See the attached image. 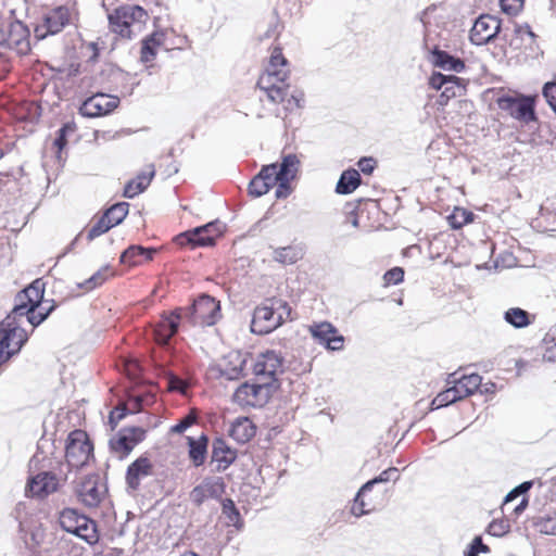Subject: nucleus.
Segmentation results:
<instances>
[{
    "label": "nucleus",
    "instance_id": "obj_1",
    "mask_svg": "<svg viewBox=\"0 0 556 556\" xmlns=\"http://www.w3.org/2000/svg\"><path fill=\"white\" fill-rule=\"evenodd\" d=\"M290 64L280 46L270 48L268 61L260 75L256 86L266 94L269 101L282 104L286 111L301 109L304 93L295 90L289 92Z\"/></svg>",
    "mask_w": 556,
    "mask_h": 556
},
{
    "label": "nucleus",
    "instance_id": "obj_2",
    "mask_svg": "<svg viewBox=\"0 0 556 556\" xmlns=\"http://www.w3.org/2000/svg\"><path fill=\"white\" fill-rule=\"evenodd\" d=\"M148 20L147 10L136 4L119 5L108 15L111 33L122 40H131L139 35Z\"/></svg>",
    "mask_w": 556,
    "mask_h": 556
},
{
    "label": "nucleus",
    "instance_id": "obj_3",
    "mask_svg": "<svg viewBox=\"0 0 556 556\" xmlns=\"http://www.w3.org/2000/svg\"><path fill=\"white\" fill-rule=\"evenodd\" d=\"M291 318L290 305L281 299H269L255 307L251 321V331L256 334H266L287 319Z\"/></svg>",
    "mask_w": 556,
    "mask_h": 556
},
{
    "label": "nucleus",
    "instance_id": "obj_4",
    "mask_svg": "<svg viewBox=\"0 0 556 556\" xmlns=\"http://www.w3.org/2000/svg\"><path fill=\"white\" fill-rule=\"evenodd\" d=\"M59 522L63 530L75 534L89 544H94L99 541L96 522L87 516L79 514L76 509L66 508L62 510Z\"/></svg>",
    "mask_w": 556,
    "mask_h": 556
},
{
    "label": "nucleus",
    "instance_id": "obj_5",
    "mask_svg": "<svg viewBox=\"0 0 556 556\" xmlns=\"http://www.w3.org/2000/svg\"><path fill=\"white\" fill-rule=\"evenodd\" d=\"M220 305L214 298L202 294L193 304L184 308L182 317L188 319L194 326H213L220 318Z\"/></svg>",
    "mask_w": 556,
    "mask_h": 556
},
{
    "label": "nucleus",
    "instance_id": "obj_6",
    "mask_svg": "<svg viewBox=\"0 0 556 556\" xmlns=\"http://www.w3.org/2000/svg\"><path fill=\"white\" fill-rule=\"evenodd\" d=\"M92 453V445L83 430L70 433L66 442L65 457L72 468H80L87 464Z\"/></svg>",
    "mask_w": 556,
    "mask_h": 556
},
{
    "label": "nucleus",
    "instance_id": "obj_7",
    "mask_svg": "<svg viewBox=\"0 0 556 556\" xmlns=\"http://www.w3.org/2000/svg\"><path fill=\"white\" fill-rule=\"evenodd\" d=\"M72 20V8L59 5L49 11L42 22L36 25L34 33L37 39H43L49 35L60 33Z\"/></svg>",
    "mask_w": 556,
    "mask_h": 556
},
{
    "label": "nucleus",
    "instance_id": "obj_8",
    "mask_svg": "<svg viewBox=\"0 0 556 556\" xmlns=\"http://www.w3.org/2000/svg\"><path fill=\"white\" fill-rule=\"evenodd\" d=\"M45 293V283L41 279H36L31 285L25 288L16 296V304L8 319L24 317V314L34 311L41 305Z\"/></svg>",
    "mask_w": 556,
    "mask_h": 556
},
{
    "label": "nucleus",
    "instance_id": "obj_9",
    "mask_svg": "<svg viewBox=\"0 0 556 556\" xmlns=\"http://www.w3.org/2000/svg\"><path fill=\"white\" fill-rule=\"evenodd\" d=\"M270 382L258 380L257 383H243L233 394V400L241 406H263L270 393Z\"/></svg>",
    "mask_w": 556,
    "mask_h": 556
},
{
    "label": "nucleus",
    "instance_id": "obj_10",
    "mask_svg": "<svg viewBox=\"0 0 556 556\" xmlns=\"http://www.w3.org/2000/svg\"><path fill=\"white\" fill-rule=\"evenodd\" d=\"M496 103L501 110L520 122L529 123L535 119V99L533 97L521 96L514 98L506 96L498 98Z\"/></svg>",
    "mask_w": 556,
    "mask_h": 556
},
{
    "label": "nucleus",
    "instance_id": "obj_11",
    "mask_svg": "<svg viewBox=\"0 0 556 556\" xmlns=\"http://www.w3.org/2000/svg\"><path fill=\"white\" fill-rule=\"evenodd\" d=\"M283 371V357L271 350L261 353L253 363V372L257 380L269 381L270 384L276 380V376Z\"/></svg>",
    "mask_w": 556,
    "mask_h": 556
},
{
    "label": "nucleus",
    "instance_id": "obj_12",
    "mask_svg": "<svg viewBox=\"0 0 556 556\" xmlns=\"http://www.w3.org/2000/svg\"><path fill=\"white\" fill-rule=\"evenodd\" d=\"M308 332L315 342L328 351H342L344 348V337L329 321L313 323L308 326Z\"/></svg>",
    "mask_w": 556,
    "mask_h": 556
},
{
    "label": "nucleus",
    "instance_id": "obj_13",
    "mask_svg": "<svg viewBox=\"0 0 556 556\" xmlns=\"http://www.w3.org/2000/svg\"><path fill=\"white\" fill-rule=\"evenodd\" d=\"M144 437L146 430L141 427L123 428L115 438L110 440V447L122 458L128 455L138 443L143 441Z\"/></svg>",
    "mask_w": 556,
    "mask_h": 556
},
{
    "label": "nucleus",
    "instance_id": "obj_14",
    "mask_svg": "<svg viewBox=\"0 0 556 556\" xmlns=\"http://www.w3.org/2000/svg\"><path fill=\"white\" fill-rule=\"evenodd\" d=\"M119 104V98L106 93H96L86 99L80 105V113L88 117H100L114 111Z\"/></svg>",
    "mask_w": 556,
    "mask_h": 556
},
{
    "label": "nucleus",
    "instance_id": "obj_15",
    "mask_svg": "<svg viewBox=\"0 0 556 556\" xmlns=\"http://www.w3.org/2000/svg\"><path fill=\"white\" fill-rule=\"evenodd\" d=\"M500 29L501 21L498 18L490 14H482L476 20L470 30V40L477 46L485 45L495 38Z\"/></svg>",
    "mask_w": 556,
    "mask_h": 556
},
{
    "label": "nucleus",
    "instance_id": "obj_16",
    "mask_svg": "<svg viewBox=\"0 0 556 556\" xmlns=\"http://www.w3.org/2000/svg\"><path fill=\"white\" fill-rule=\"evenodd\" d=\"M15 319H5L8 330L1 329V349L8 359L16 354L23 344L27 341L28 334L26 330L20 326H14Z\"/></svg>",
    "mask_w": 556,
    "mask_h": 556
},
{
    "label": "nucleus",
    "instance_id": "obj_17",
    "mask_svg": "<svg viewBox=\"0 0 556 556\" xmlns=\"http://www.w3.org/2000/svg\"><path fill=\"white\" fill-rule=\"evenodd\" d=\"M174 30H156L149 37L142 40L140 58L143 62H151L154 60L157 49L162 48L165 51L174 50V47L167 43V39L173 37Z\"/></svg>",
    "mask_w": 556,
    "mask_h": 556
},
{
    "label": "nucleus",
    "instance_id": "obj_18",
    "mask_svg": "<svg viewBox=\"0 0 556 556\" xmlns=\"http://www.w3.org/2000/svg\"><path fill=\"white\" fill-rule=\"evenodd\" d=\"M184 308H176L168 315H164L157 326L154 328L153 333L159 344H167L169 339L177 332L179 321L182 317Z\"/></svg>",
    "mask_w": 556,
    "mask_h": 556
},
{
    "label": "nucleus",
    "instance_id": "obj_19",
    "mask_svg": "<svg viewBox=\"0 0 556 556\" xmlns=\"http://www.w3.org/2000/svg\"><path fill=\"white\" fill-rule=\"evenodd\" d=\"M104 490L98 483V477L90 476L77 488L79 500L88 507H96L101 502Z\"/></svg>",
    "mask_w": 556,
    "mask_h": 556
},
{
    "label": "nucleus",
    "instance_id": "obj_20",
    "mask_svg": "<svg viewBox=\"0 0 556 556\" xmlns=\"http://www.w3.org/2000/svg\"><path fill=\"white\" fill-rule=\"evenodd\" d=\"M59 480L56 476L49 471H42L34 476L27 483L28 491L38 497L47 496L56 491Z\"/></svg>",
    "mask_w": 556,
    "mask_h": 556
},
{
    "label": "nucleus",
    "instance_id": "obj_21",
    "mask_svg": "<svg viewBox=\"0 0 556 556\" xmlns=\"http://www.w3.org/2000/svg\"><path fill=\"white\" fill-rule=\"evenodd\" d=\"M155 175V168L153 164H149L144 170L139 173L134 179L129 180L125 188L123 195L128 199H132L136 195L143 192Z\"/></svg>",
    "mask_w": 556,
    "mask_h": 556
},
{
    "label": "nucleus",
    "instance_id": "obj_22",
    "mask_svg": "<svg viewBox=\"0 0 556 556\" xmlns=\"http://www.w3.org/2000/svg\"><path fill=\"white\" fill-rule=\"evenodd\" d=\"M153 473L152 463L148 457L141 456L128 466L126 481L131 489H137L141 479Z\"/></svg>",
    "mask_w": 556,
    "mask_h": 556
},
{
    "label": "nucleus",
    "instance_id": "obj_23",
    "mask_svg": "<svg viewBox=\"0 0 556 556\" xmlns=\"http://www.w3.org/2000/svg\"><path fill=\"white\" fill-rule=\"evenodd\" d=\"M237 458V452L223 439H215L212 446V462L217 464L216 471L226 470Z\"/></svg>",
    "mask_w": 556,
    "mask_h": 556
},
{
    "label": "nucleus",
    "instance_id": "obj_24",
    "mask_svg": "<svg viewBox=\"0 0 556 556\" xmlns=\"http://www.w3.org/2000/svg\"><path fill=\"white\" fill-rule=\"evenodd\" d=\"M8 42L9 46L15 49L20 54H27L30 51L28 28L21 22L12 24Z\"/></svg>",
    "mask_w": 556,
    "mask_h": 556
},
{
    "label": "nucleus",
    "instance_id": "obj_25",
    "mask_svg": "<svg viewBox=\"0 0 556 556\" xmlns=\"http://www.w3.org/2000/svg\"><path fill=\"white\" fill-rule=\"evenodd\" d=\"M270 249L273 250V261L280 263L282 265L295 264L304 256L303 249L298 244H290L278 248L270 247Z\"/></svg>",
    "mask_w": 556,
    "mask_h": 556
},
{
    "label": "nucleus",
    "instance_id": "obj_26",
    "mask_svg": "<svg viewBox=\"0 0 556 556\" xmlns=\"http://www.w3.org/2000/svg\"><path fill=\"white\" fill-rule=\"evenodd\" d=\"M220 492L222 483L205 479L201 484L192 489L190 498L194 504L201 505L205 500L218 496Z\"/></svg>",
    "mask_w": 556,
    "mask_h": 556
},
{
    "label": "nucleus",
    "instance_id": "obj_27",
    "mask_svg": "<svg viewBox=\"0 0 556 556\" xmlns=\"http://www.w3.org/2000/svg\"><path fill=\"white\" fill-rule=\"evenodd\" d=\"M248 357L245 354L241 352H231L226 357V364L224 365L222 372L228 379H237L239 378L247 366Z\"/></svg>",
    "mask_w": 556,
    "mask_h": 556
},
{
    "label": "nucleus",
    "instance_id": "obj_28",
    "mask_svg": "<svg viewBox=\"0 0 556 556\" xmlns=\"http://www.w3.org/2000/svg\"><path fill=\"white\" fill-rule=\"evenodd\" d=\"M255 430L248 417H239L231 424L229 435L239 443H245L255 435Z\"/></svg>",
    "mask_w": 556,
    "mask_h": 556
},
{
    "label": "nucleus",
    "instance_id": "obj_29",
    "mask_svg": "<svg viewBox=\"0 0 556 556\" xmlns=\"http://www.w3.org/2000/svg\"><path fill=\"white\" fill-rule=\"evenodd\" d=\"M189 446V457L195 467L204 464L207 454L208 439L202 434L200 438L194 439L192 437L187 438Z\"/></svg>",
    "mask_w": 556,
    "mask_h": 556
},
{
    "label": "nucleus",
    "instance_id": "obj_30",
    "mask_svg": "<svg viewBox=\"0 0 556 556\" xmlns=\"http://www.w3.org/2000/svg\"><path fill=\"white\" fill-rule=\"evenodd\" d=\"M432 63L437 67L460 73L465 70V63L460 59L450 55L447 52L434 49L432 52Z\"/></svg>",
    "mask_w": 556,
    "mask_h": 556
},
{
    "label": "nucleus",
    "instance_id": "obj_31",
    "mask_svg": "<svg viewBox=\"0 0 556 556\" xmlns=\"http://www.w3.org/2000/svg\"><path fill=\"white\" fill-rule=\"evenodd\" d=\"M299 168L300 160L293 153L283 155L280 165L277 164L278 176L285 181H292L296 177Z\"/></svg>",
    "mask_w": 556,
    "mask_h": 556
},
{
    "label": "nucleus",
    "instance_id": "obj_32",
    "mask_svg": "<svg viewBox=\"0 0 556 556\" xmlns=\"http://www.w3.org/2000/svg\"><path fill=\"white\" fill-rule=\"evenodd\" d=\"M175 241L177 244H190L192 248L208 247L215 244L213 235H206L205 232H198L195 235L193 233V229L178 235L175 238Z\"/></svg>",
    "mask_w": 556,
    "mask_h": 556
},
{
    "label": "nucleus",
    "instance_id": "obj_33",
    "mask_svg": "<svg viewBox=\"0 0 556 556\" xmlns=\"http://www.w3.org/2000/svg\"><path fill=\"white\" fill-rule=\"evenodd\" d=\"M361 185V175L356 169L344 170L337 184L336 192L339 194H350Z\"/></svg>",
    "mask_w": 556,
    "mask_h": 556
},
{
    "label": "nucleus",
    "instance_id": "obj_34",
    "mask_svg": "<svg viewBox=\"0 0 556 556\" xmlns=\"http://www.w3.org/2000/svg\"><path fill=\"white\" fill-rule=\"evenodd\" d=\"M464 91L465 85L462 84V78L450 75L440 94L439 103L446 105L451 99L463 96Z\"/></svg>",
    "mask_w": 556,
    "mask_h": 556
},
{
    "label": "nucleus",
    "instance_id": "obj_35",
    "mask_svg": "<svg viewBox=\"0 0 556 556\" xmlns=\"http://www.w3.org/2000/svg\"><path fill=\"white\" fill-rule=\"evenodd\" d=\"M482 378L478 374H471L463 376L454 381V387L457 388V392L460 399L471 395L481 386Z\"/></svg>",
    "mask_w": 556,
    "mask_h": 556
},
{
    "label": "nucleus",
    "instance_id": "obj_36",
    "mask_svg": "<svg viewBox=\"0 0 556 556\" xmlns=\"http://www.w3.org/2000/svg\"><path fill=\"white\" fill-rule=\"evenodd\" d=\"M504 319L515 328H525L531 324L529 313L519 307H513L506 311Z\"/></svg>",
    "mask_w": 556,
    "mask_h": 556
},
{
    "label": "nucleus",
    "instance_id": "obj_37",
    "mask_svg": "<svg viewBox=\"0 0 556 556\" xmlns=\"http://www.w3.org/2000/svg\"><path fill=\"white\" fill-rule=\"evenodd\" d=\"M532 525L542 534L556 535V514L538 516L533 519Z\"/></svg>",
    "mask_w": 556,
    "mask_h": 556
},
{
    "label": "nucleus",
    "instance_id": "obj_38",
    "mask_svg": "<svg viewBox=\"0 0 556 556\" xmlns=\"http://www.w3.org/2000/svg\"><path fill=\"white\" fill-rule=\"evenodd\" d=\"M447 220L453 229H460L473 220V213L463 207H455Z\"/></svg>",
    "mask_w": 556,
    "mask_h": 556
},
{
    "label": "nucleus",
    "instance_id": "obj_39",
    "mask_svg": "<svg viewBox=\"0 0 556 556\" xmlns=\"http://www.w3.org/2000/svg\"><path fill=\"white\" fill-rule=\"evenodd\" d=\"M462 400L460 395L457 392V388L454 384L451 388L440 392L431 402L432 409H437L443 406H447L450 404L455 403L456 401Z\"/></svg>",
    "mask_w": 556,
    "mask_h": 556
},
{
    "label": "nucleus",
    "instance_id": "obj_40",
    "mask_svg": "<svg viewBox=\"0 0 556 556\" xmlns=\"http://www.w3.org/2000/svg\"><path fill=\"white\" fill-rule=\"evenodd\" d=\"M129 204L127 202H119L112 205L104 212V216L113 226L121 224L128 214Z\"/></svg>",
    "mask_w": 556,
    "mask_h": 556
},
{
    "label": "nucleus",
    "instance_id": "obj_41",
    "mask_svg": "<svg viewBox=\"0 0 556 556\" xmlns=\"http://www.w3.org/2000/svg\"><path fill=\"white\" fill-rule=\"evenodd\" d=\"M377 484V480H369L368 482H366L361 489L359 491L357 492L356 496H355V500H354V505L352 507V514L359 517L366 513L369 511V509H366L365 508V503L364 501L362 500V497L365 495L366 492L370 491L372 489V486Z\"/></svg>",
    "mask_w": 556,
    "mask_h": 556
},
{
    "label": "nucleus",
    "instance_id": "obj_42",
    "mask_svg": "<svg viewBox=\"0 0 556 556\" xmlns=\"http://www.w3.org/2000/svg\"><path fill=\"white\" fill-rule=\"evenodd\" d=\"M257 175L263 178L262 180L266 184L268 190L281 180L278 176L276 163L263 166Z\"/></svg>",
    "mask_w": 556,
    "mask_h": 556
},
{
    "label": "nucleus",
    "instance_id": "obj_43",
    "mask_svg": "<svg viewBox=\"0 0 556 556\" xmlns=\"http://www.w3.org/2000/svg\"><path fill=\"white\" fill-rule=\"evenodd\" d=\"M110 276L109 266H104L99 269L96 274H93L89 279H87L81 287L86 290H92L98 286H101Z\"/></svg>",
    "mask_w": 556,
    "mask_h": 556
},
{
    "label": "nucleus",
    "instance_id": "obj_44",
    "mask_svg": "<svg viewBox=\"0 0 556 556\" xmlns=\"http://www.w3.org/2000/svg\"><path fill=\"white\" fill-rule=\"evenodd\" d=\"M146 252V248L140 245H130L121 255V262L129 265H137L139 263L138 257Z\"/></svg>",
    "mask_w": 556,
    "mask_h": 556
},
{
    "label": "nucleus",
    "instance_id": "obj_45",
    "mask_svg": "<svg viewBox=\"0 0 556 556\" xmlns=\"http://www.w3.org/2000/svg\"><path fill=\"white\" fill-rule=\"evenodd\" d=\"M52 309H53V305L49 306L48 308H45L41 306L38 312H36V309H34V311H29V312L25 313L24 317H26V320L28 321V324L30 326L36 327V326L40 325L49 316V314L52 312Z\"/></svg>",
    "mask_w": 556,
    "mask_h": 556
},
{
    "label": "nucleus",
    "instance_id": "obj_46",
    "mask_svg": "<svg viewBox=\"0 0 556 556\" xmlns=\"http://www.w3.org/2000/svg\"><path fill=\"white\" fill-rule=\"evenodd\" d=\"M112 227L114 226L109 223V219L104 215H102L101 218H99L98 222L90 228L87 238L89 241H92L97 237L109 231Z\"/></svg>",
    "mask_w": 556,
    "mask_h": 556
},
{
    "label": "nucleus",
    "instance_id": "obj_47",
    "mask_svg": "<svg viewBox=\"0 0 556 556\" xmlns=\"http://www.w3.org/2000/svg\"><path fill=\"white\" fill-rule=\"evenodd\" d=\"M224 231V225L219 222H211L204 226H200L193 229V233L205 232L206 235L214 236V242L216 238L219 237Z\"/></svg>",
    "mask_w": 556,
    "mask_h": 556
},
{
    "label": "nucleus",
    "instance_id": "obj_48",
    "mask_svg": "<svg viewBox=\"0 0 556 556\" xmlns=\"http://www.w3.org/2000/svg\"><path fill=\"white\" fill-rule=\"evenodd\" d=\"M525 0H500L501 9L507 15H517L523 8Z\"/></svg>",
    "mask_w": 556,
    "mask_h": 556
},
{
    "label": "nucleus",
    "instance_id": "obj_49",
    "mask_svg": "<svg viewBox=\"0 0 556 556\" xmlns=\"http://www.w3.org/2000/svg\"><path fill=\"white\" fill-rule=\"evenodd\" d=\"M263 178L256 175L249 184V193L252 197L258 198L266 194L269 190L266 184L262 180Z\"/></svg>",
    "mask_w": 556,
    "mask_h": 556
},
{
    "label": "nucleus",
    "instance_id": "obj_50",
    "mask_svg": "<svg viewBox=\"0 0 556 556\" xmlns=\"http://www.w3.org/2000/svg\"><path fill=\"white\" fill-rule=\"evenodd\" d=\"M509 522L507 520H493L488 527V533L493 536H502L509 531Z\"/></svg>",
    "mask_w": 556,
    "mask_h": 556
},
{
    "label": "nucleus",
    "instance_id": "obj_51",
    "mask_svg": "<svg viewBox=\"0 0 556 556\" xmlns=\"http://www.w3.org/2000/svg\"><path fill=\"white\" fill-rule=\"evenodd\" d=\"M404 279V270L401 267H394L383 275L384 286L397 285Z\"/></svg>",
    "mask_w": 556,
    "mask_h": 556
},
{
    "label": "nucleus",
    "instance_id": "obj_52",
    "mask_svg": "<svg viewBox=\"0 0 556 556\" xmlns=\"http://www.w3.org/2000/svg\"><path fill=\"white\" fill-rule=\"evenodd\" d=\"M542 92L551 109L556 113V81L546 83Z\"/></svg>",
    "mask_w": 556,
    "mask_h": 556
},
{
    "label": "nucleus",
    "instance_id": "obj_53",
    "mask_svg": "<svg viewBox=\"0 0 556 556\" xmlns=\"http://www.w3.org/2000/svg\"><path fill=\"white\" fill-rule=\"evenodd\" d=\"M489 553L490 548L488 545L483 544L482 539L480 536H476L471 544L470 549L467 556H478V553Z\"/></svg>",
    "mask_w": 556,
    "mask_h": 556
},
{
    "label": "nucleus",
    "instance_id": "obj_54",
    "mask_svg": "<svg viewBox=\"0 0 556 556\" xmlns=\"http://www.w3.org/2000/svg\"><path fill=\"white\" fill-rule=\"evenodd\" d=\"M399 478V470L394 467H391L382 471L378 477L374 478V480H377V483H382L389 481H396Z\"/></svg>",
    "mask_w": 556,
    "mask_h": 556
},
{
    "label": "nucleus",
    "instance_id": "obj_55",
    "mask_svg": "<svg viewBox=\"0 0 556 556\" xmlns=\"http://www.w3.org/2000/svg\"><path fill=\"white\" fill-rule=\"evenodd\" d=\"M450 75H443L441 73H433L429 78V85L434 90L443 89Z\"/></svg>",
    "mask_w": 556,
    "mask_h": 556
},
{
    "label": "nucleus",
    "instance_id": "obj_56",
    "mask_svg": "<svg viewBox=\"0 0 556 556\" xmlns=\"http://www.w3.org/2000/svg\"><path fill=\"white\" fill-rule=\"evenodd\" d=\"M186 388H187V384H186V382L182 379H180V378H178L176 376H173V375H170L168 377V379H167V389L169 391L185 392Z\"/></svg>",
    "mask_w": 556,
    "mask_h": 556
},
{
    "label": "nucleus",
    "instance_id": "obj_57",
    "mask_svg": "<svg viewBox=\"0 0 556 556\" xmlns=\"http://www.w3.org/2000/svg\"><path fill=\"white\" fill-rule=\"evenodd\" d=\"M77 131V125L74 121L65 123L59 130V137L56 139H66L67 137L74 136Z\"/></svg>",
    "mask_w": 556,
    "mask_h": 556
},
{
    "label": "nucleus",
    "instance_id": "obj_58",
    "mask_svg": "<svg viewBox=\"0 0 556 556\" xmlns=\"http://www.w3.org/2000/svg\"><path fill=\"white\" fill-rule=\"evenodd\" d=\"M194 420H195V418L192 415H187L177 425L172 427V432H174V433L185 432L194 422Z\"/></svg>",
    "mask_w": 556,
    "mask_h": 556
},
{
    "label": "nucleus",
    "instance_id": "obj_59",
    "mask_svg": "<svg viewBox=\"0 0 556 556\" xmlns=\"http://www.w3.org/2000/svg\"><path fill=\"white\" fill-rule=\"evenodd\" d=\"M357 165L364 174H371L376 167V161L372 157H363Z\"/></svg>",
    "mask_w": 556,
    "mask_h": 556
},
{
    "label": "nucleus",
    "instance_id": "obj_60",
    "mask_svg": "<svg viewBox=\"0 0 556 556\" xmlns=\"http://www.w3.org/2000/svg\"><path fill=\"white\" fill-rule=\"evenodd\" d=\"M290 182L291 181L280 180L277 184L278 187L275 192L277 199H285L291 193Z\"/></svg>",
    "mask_w": 556,
    "mask_h": 556
},
{
    "label": "nucleus",
    "instance_id": "obj_61",
    "mask_svg": "<svg viewBox=\"0 0 556 556\" xmlns=\"http://www.w3.org/2000/svg\"><path fill=\"white\" fill-rule=\"evenodd\" d=\"M224 511L228 515L231 521H236L239 519V511L237 510L231 500H227V502L224 503Z\"/></svg>",
    "mask_w": 556,
    "mask_h": 556
},
{
    "label": "nucleus",
    "instance_id": "obj_62",
    "mask_svg": "<svg viewBox=\"0 0 556 556\" xmlns=\"http://www.w3.org/2000/svg\"><path fill=\"white\" fill-rule=\"evenodd\" d=\"M126 415V407H117L115 410L111 412L110 414V422L113 424V426H116V424L123 419Z\"/></svg>",
    "mask_w": 556,
    "mask_h": 556
},
{
    "label": "nucleus",
    "instance_id": "obj_63",
    "mask_svg": "<svg viewBox=\"0 0 556 556\" xmlns=\"http://www.w3.org/2000/svg\"><path fill=\"white\" fill-rule=\"evenodd\" d=\"M66 142L67 141L58 140V141H53L51 144L50 150L55 154V157L58 159L59 162L63 161L62 151H63Z\"/></svg>",
    "mask_w": 556,
    "mask_h": 556
},
{
    "label": "nucleus",
    "instance_id": "obj_64",
    "mask_svg": "<svg viewBox=\"0 0 556 556\" xmlns=\"http://www.w3.org/2000/svg\"><path fill=\"white\" fill-rule=\"evenodd\" d=\"M519 496H521V494L518 493V491H516V489L511 490L506 495L502 509L503 510H508L509 509V505Z\"/></svg>",
    "mask_w": 556,
    "mask_h": 556
}]
</instances>
